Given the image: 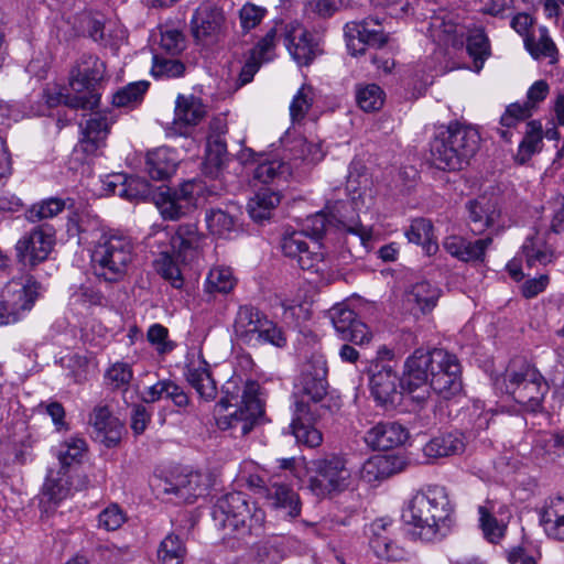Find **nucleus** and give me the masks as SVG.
<instances>
[{
  "mask_svg": "<svg viewBox=\"0 0 564 564\" xmlns=\"http://www.w3.org/2000/svg\"><path fill=\"white\" fill-rule=\"evenodd\" d=\"M427 384L443 400L462 393V366L455 354L444 348H417L406 358L399 379L401 390L413 394Z\"/></svg>",
  "mask_w": 564,
  "mask_h": 564,
  "instance_id": "1",
  "label": "nucleus"
},
{
  "mask_svg": "<svg viewBox=\"0 0 564 564\" xmlns=\"http://www.w3.org/2000/svg\"><path fill=\"white\" fill-rule=\"evenodd\" d=\"M327 367L321 358H313L304 365L294 384V417L291 429L299 443L316 447L322 443V433L314 426L317 421V408L310 402L318 403L327 394Z\"/></svg>",
  "mask_w": 564,
  "mask_h": 564,
  "instance_id": "2",
  "label": "nucleus"
},
{
  "mask_svg": "<svg viewBox=\"0 0 564 564\" xmlns=\"http://www.w3.org/2000/svg\"><path fill=\"white\" fill-rule=\"evenodd\" d=\"M202 191V183L195 180L185 181L177 188L154 189L147 180L129 176L119 196L129 200L152 198L165 220H178L196 207Z\"/></svg>",
  "mask_w": 564,
  "mask_h": 564,
  "instance_id": "3",
  "label": "nucleus"
},
{
  "mask_svg": "<svg viewBox=\"0 0 564 564\" xmlns=\"http://www.w3.org/2000/svg\"><path fill=\"white\" fill-rule=\"evenodd\" d=\"M453 506L445 487L430 485L416 492L402 510V519L426 530L425 534L432 538L445 536L452 525Z\"/></svg>",
  "mask_w": 564,
  "mask_h": 564,
  "instance_id": "4",
  "label": "nucleus"
},
{
  "mask_svg": "<svg viewBox=\"0 0 564 564\" xmlns=\"http://www.w3.org/2000/svg\"><path fill=\"white\" fill-rule=\"evenodd\" d=\"M214 525L238 539L262 533L264 511L242 492H230L219 498L212 512Z\"/></svg>",
  "mask_w": 564,
  "mask_h": 564,
  "instance_id": "5",
  "label": "nucleus"
},
{
  "mask_svg": "<svg viewBox=\"0 0 564 564\" xmlns=\"http://www.w3.org/2000/svg\"><path fill=\"white\" fill-rule=\"evenodd\" d=\"M134 257V243L128 236L102 234L91 252L95 274L106 282H119L128 273Z\"/></svg>",
  "mask_w": 564,
  "mask_h": 564,
  "instance_id": "6",
  "label": "nucleus"
},
{
  "mask_svg": "<svg viewBox=\"0 0 564 564\" xmlns=\"http://www.w3.org/2000/svg\"><path fill=\"white\" fill-rule=\"evenodd\" d=\"M502 381L506 393L527 412H542L549 384L541 372L525 360H512L507 367Z\"/></svg>",
  "mask_w": 564,
  "mask_h": 564,
  "instance_id": "7",
  "label": "nucleus"
},
{
  "mask_svg": "<svg viewBox=\"0 0 564 564\" xmlns=\"http://www.w3.org/2000/svg\"><path fill=\"white\" fill-rule=\"evenodd\" d=\"M37 296V283L32 278L13 279L1 292L0 325L19 321L21 313L30 311Z\"/></svg>",
  "mask_w": 564,
  "mask_h": 564,
  "instance_id": "8",
  "label": "nucleus"
},
{
  "mask_svg": "<svg viewBox=\"0 0 564 564\" xmlns=\"http://www.w3.org/2000/svg\"><path fill=\"white\" fill-rule=\"evenodd\" d=\"M356 164H351L347 175V191L351 193L349 200H338L330 208L332 220L336 221L347 232L359 237L362 245L369 239V232L360 223L358 212L364 206L361 193L357 191V178L352 173Z\"/></svg>",
  "mask_w": 564,
  "mask_h": 564,
  "instance_id": "9",
  "label": "nucleus"
},
{
  "mask_svg": "<svg viewBox=\"0 0 564 564\" xmlns=\"http://www.w3.org/2000/svg\"><path fill=\"white\" fill-rule=\"evenodd\" d=\"M55 243V229L47 224L33 228L17 246V258L24 267L34 268L45 261Z\"/></svg>",
  "mask_w": 564,
  "mask_h": 564,
  "instance_id": "10",
  "label": "nucleus"
},
{
  "mask_svg": "<svg viewBox=\"0 0 564 564\" xmlns=\"http://www.w3.org/2000/svg\"><path fill=\"white\" fill-rule=\"evenodd\" d=\"M258 391L259 384L256 381H248L241 395V405L235 412L218 420L220 429H232L239 431L241 435H247L264 412Z\"/></svg>",
  "mask_w": 564,
  "mask_h": 564,
  "instance_id": "11",
  "label": "nucleus"
},
{
  "mask_svg": "<svg viewBox=\"0 0 564 564\" xmlns=\"http://www.w3.org/2000/svg\"><path fill=\"white\" fill-rule=\"evenodd\" d=\"M313 466L316 475L310 478L308 488L314 495L324 497L347 486L350 474L340 457L316 459Z\"/></svg>",
  "mask_w": 564,
  "mask_h": 564,
  "instance_id": "12",
  "label": "nucleus"
},
{
  "mask_svg": "<svg viewBox=\"0 0 564 564\" xmlns=\"http://www.w3.org/2000/svg\"><path fill=\"white\" fill-rule=\"evenodd\" d=\"M106 73V64L99 57L90 54H83L69 72V87L72 91L82 96L94 95L96 108L99 105L100 95L96 87L99 85Z\"/></svg>",
  "mask_w": 564,
  "mask_h": 564,
  "instance_id": "13",
  "label": "nucleus"
},
{
  "mask_svg": "<svg viewBox=\"0 0 564 564\" xmlns=\"http://www.w3.org/2000/svg\"><path fill=\"white\" fill-rule=\"evenodd\" d=\"M191 25L195 41L203 45L218 43L227 31L224 11L212 3H203L195 10Z\"/></svg>",
  "mask_w": 564,
  "mask_h": 564,
  "instance_id": "14",
  "label": "nucleus"
},
{
  "mask_svg": "<svg viewBox=\"0 0 564 564\" xmlns=\"http://www.w3.org/2000/svg\"><path fill=\"white\" fill-rule=\"evenodd\" d=\"M330 321L344 341L364 345L371 338L368 326L357 318L356 313L344 304H337L329 310Z\"/></svg>",
  "mask_w": 564,
  "mask_h": 564,
  "instance_id": "15",
  "label": "nucleus"
},
{
  "mask_svg": "<svg viewBox=\"0 0 564 564\" xmlns=\"http://www.w3.org/2000/svg\"><path fill=\"white\" fill-rule=\"evenodd\" d=\"M372 2L375 8L382 9V12L371 14L360 22L348 23V30H351L352 36H365L368 46L381 48L388 42L386 0H372Z\"/></svg>",
  "mask_w": 564,
  "mask_h": 564,
  "instance_id": "16",
  "label": "nucleus"
},
{
  "mask_svg": "<svg viewBox=\"0 0 564 564\" xmlns=\"http://www.w3.org/2000/svg\"><path fill=\"white\" fill-rule=\"evenodd\" d=\"M95 441L108 448L117 446L121 441L123 424L112 415L107 405H96L89 416Z\"/></svg>",
  "mask_w": 564,
  "mask_h": 564,
  "instance_id": "17",
  "label": "nucleus"
},
{
  "mask_svg": "<svg viewBox=\"0 0 564 564\" xmlns=\"http://www.w3.org/2000/svg\"><path fill=\"white\" fill-rule=\"evenodd\" d=\"M86 477H84L80 484H74L73 473L64 469V467L50 468L42 487L41 502H47L52 505H58L61 501L66 499L72 489H82L85 487Z\"/></svg>",
  "mask_w": 564,
  "mask_h": 564,
  "instance_id": "18",
  "label": "nucleus"
},
{
  "mask_svg": "<svg viewBox=\"0 0 564 564\" xmlns=\"http://www.w3.org/2000/svg\"><path fill=\"white\" fill-rule=\"evenodd\" d=\"M268 319L264 314L253 306H240L235 318V334L247 345H259L264 321Z\"/></svg>",
  "mask_w": 564,
  "mask_h": 564,
  "instance_id": "19",
  "label": "nucleus"
},
{
  "mask_svg": "<svg viewBox=\"0 0 564 564\" xmlns=\"http://www.w3.org/2000/svg\"><path fill=\"white\" fill-rule=\"evenodd\" d=\"M198 474L177 475L172 478L161 479L156 485L160 492L173 495L175 503H193L203 494L199 486Z\"/></svg>",
  "mask_w": 564,
  "mask_h": 564,
  "instance_id": "20",
  "label": "nucleus"
},
{
  "mask_svg": "<svg viewBox=\"0 0 564 564\" xmlns=\"http://www.w3.org/2000/svg\"><path fill=\"white\" fill-rule=\"evenodd\" d=\"M305 237L304 231L285 234L281 240V249L284 256L296 259L301 269L312 270L323 261L324 254L310 250Z\"/></svg>",
  "mask_w": 564,
  "mask_h": 564,
  "instance_id": "21",
  "label": "nucleus"
},
{
  "mask_svg": "<svg viewBox=\"0 0 564 564\" xmlns=\"http://www.w3.org/2000/svg\"><path fill=\"white\" fill-rule=\"evenodd\" d=\"M549 93V85L545 80L535 82L528 90V100L524 104L514 102L507 107L500 118V123L506 127H516L519 122L531 117L535 105L544 100Z\"/></svg>",
  "mask_w": 564,
  "mask_h": 564,
  "instance_id": "22",
  "label": "nucleus"
},
{
  "mask_svg": "<svg viewBox=\"0 0 564 564\" xmlns=\"http://www.w3.org/2000/svg\"><path fill=\"white\" fill-rule=\"evenodd\" d=\"M467 219L470 230L475 235L482 234L495 225L500 217L496 200L487 197L471 199L466 204Z\"/></svg>",
  "mask_w": 564,
  "mask_h": 564,
  "instance_id": "23",
  "label": "nucleus"
},
{
  "mask_svg": "<svg viewBox=\"0 0 564 564\" xmlns=\"http://www.w3.org/2000/svg\"><path fill=\"white\" fill-rule=\"evenodd\" d=\"M467 163L476 154L480 137L478 131L469 126L452 122L445 130L440 131Z\"/></svg>",
  "mask_w": 564,
  "mask_h": 564,
  "instance_id": "24",
  "label": "nucleus"
},
{
  "mask_svg": "<svg viewBox=\"0 0 564 564\" xmlns=\"http://www.w3.org/2000/svg\"><path fill=\"white\" fill-rule=\"evenodd\" d=\"M185 377L205 402H210L217 397L216 381L212 376L209 365L202 355H199L197 362L191 361L187 364Z\"/></svg>",
  "mask_w": 564,
  "mask_h": 564,
  "instance_id": "25",
  "label": "nucleus"
},
{
  "mask_svg": "<svg viewBox=\"0 0 564 564\" xmlns=\"http://www.w3.org/2000/svg\"><path fill=\"white\" fill-rule=\"evenodd\" d=\"M205 115L206 109L199 98L180 95L175 105L174 130L178 134H186L187 129L198 124Z\"/></svg>",
  "mask_w": 564,
  "mask_h": 564,
  "instance_id": "26",
  "label": "nucleus"
},
{
  "mask_svg": "<svg viewBox=\"0 0 564 564\" xmlns=\"http://www.w3.org/2000/svg\"><path fill=\"white\" fill-rule=\"evenodd\" d=\"M178 163L180 158L175 150L161 147L148 152L145 170L152 180L164 182L176 172Z\"/></svg>",
  "mask_w": 564,
  "mask_h": 564,
  "instance_id": "27",
  "label": "nucleus"
},
{
  "mask_svg": "<svg viewBox=\"0 0 564 564\" xmlns=\"http://www.w3.org/2000/svg\"><path fill=\"white\" fill-rule=\"evenodd\" d=\"M491 242L492 239L490 237L469 241L464 237L454 235L447 237L444 240L443 247L453 257L457 258L458 260L468 262L482 260L486 249Z\"/></svg>",
  "mask_w": 564,
  "mask_h": 564,
  "instance_id": "28",
  "label": "nucleus"
},
{
  "mask_svg": "<svg viewBox=\"0 0 564 564\" xmlns=\"http://www.w3.org/2000/svg\"><path fill=\"white\" fill-rule=\"evenodd\" d=\"M430 152L432 162L438 170L458 171L468 164L441 132L432 140Z\"/></svg>",
  "mask_w": 564,
  "mask_h": 564,
  "instance_id": "29",
  "label": "nucleus"
},
{
  "mask_svg": "<svg viewBox=\"0 0 564 564\" xmlns=\"http://www.w3.org/2000/svg\"><path fill=\"white\" fill-rule=\"evenodd\" d=\"M388 355L387 348L383 346L378 351L376 360L369 366V389L378 405H386L388 402Z\"/></svg>",
  "mask_w": 564,
  "mask_h": 564,
  "instance_id": "30",
  "label": "nucleus"
},
{
  "mask_svg": "<svg viewBox=\"0 0 564 564\" xmlns=\"http://www.w3.org/2000/svg\"><path fill=\"white\" fill-rule=\"evenodd\" d=\"M265 498L275 509H282L285 514L295 518L301 512L299 495L288 485L274 482L265 488Z\"/></svg>",
  "mask_w": 564,
  "mask_h": 564,
  "instance_id": "31",
  "label": "nucleus"
},
{
  "mask_svg": "<svg viewBox=\"0 0 564 564\" xmlns=\"http://www.w3.org/2000/svg\"><path fill=\"white\" fill-rule=\"evenodd\" d=\"M108 133L107 118L96 113L86 121L83 129V138L78 144V149L87 154L93 155L104 144Z\"/></svg>",
  "mask_w": 564,
  "mask_h": 564,
  "instance_id": "32",
  "label": "nucleus"
},
{
  "mask_svg": "<svg viewBox=\"0 0 564 564\" xmlns=\"http://www.w3.org/2000/svg\"><path fill=\"white\" fill-rule=\"evenodd\" d=\"M202 239L195 224H184L178 226L171 243L177 256L186 261L199 249Z\"/></svg>",
  "mask_w": 564,
  "mask_h": 564,
  "instance_id": "33",
  "label": "nucleus"
},
{
  "mask_svg": "<svg viewBox=\"0 0 564 564\" xmlns=\"http://www.w3.org/2000/svg\"><path fill=\"white\" fill-rule=\"evenodd\" d=\"M540 521L549 536L564 541V498L552 499L542 511Z\"/></svg>",
  "mask_w": 564,
  "mask_h": 564,
  "instance_id": "34",
  "label": "nucleus"
},
{
  "mask_svg": "<svg viewBox=\"0 0 564 564\" xmlns=\"http://www.w3.org/2000/svg\"><path fill=\"white\" fill-rule=\"evenodd\" d=\"M286 46L294 58L301 66H307L316 56V44L313 43L311 34L301 30L299 34L295 32L286 35Z\"/></svg>",
  "mask_w": 564,
  "mask_h": 564,
  "instance_id": "35",
  "label": "nucleus"
},
{
  "mask_svg": "<svg viewBox=\"0 0 564 564\" xmlns=\"http://www.w3.org/2000/svg\"><path fill=\"white\" fill-rule=\"evenodd\" d=\"M44 99L50 108L65 105L72 109L94 110L96 108V98L91 96H82L77 93H63L62 89L44 90Z\"/></svg>",
  "mask_w": 564,
  "mask_h": 564,
  "instance_id": "36",
  "label": "nucleus"
},
{
  "mask_svg": "<svg viewBox=\"0 0 564 564\" xmlns=\"http://www.w3.org/2000/svg\"><path fill=\"white\" fill-rule=\"evenodd\" d=\"M465 444L459 436L444 434L432 438L423 447L424 455L429 458H442L463 453Z\"/></svg>",
  "mask_w": 564,
  "mask_h": 564,
  "instance_id": "37",
  "label": "nucleus"
},
{
  "mask_svg": "<svg viewBox=\"0 0 564 564\" xmlns=\"http://www.w3.org/2000/svg\"><path fill=\"white\" fill-rule=\"evenodd\" d=\"M542 138L543 135L541 122L538 120L528 122L525 134L519 144L514 160L519 164L527 163L534 153L540 151Z\"/></svg>",
  "mask_w": 564,
  "mask_h": 564,
  "instance_id": "38",
  "label": "nucleus"
},
{
  "mask_svg": "<svg viewBox=\"0 0 564 564\" xmlns=\"http://www.w3.org/2000/svg\"><path fill=\"white\" fill-rule=\"evenodd\" d=\"M280 195L270 189L259 191L248 203V212L254 221L269 219L272 210L279 205Z\"/></svg>",
  "mask_w": 564,
  "mask_h": 564,
  "instance_id": "39",
  "label": "nucleus"
},
{
  "mask_svg": "<svg viewBox=\"0 0 564 564\" xmlns=\"http://www.w3.org/2000/svg\"><path fill=\"white\" fill-rule=\"evenodd\" d=\"M522 253L524 256L527 265L532 268L538 264L546 265L553 261L554 253L546 242L538 237H528L522 246Z\"/></svg>",
  "mask_w": 564,
  "mask_h": 564,
  "instance_id": "40",
  "label": "nucleus"
},
{
  "mask_svg": "<svg viewBox=\"0 0 564 564\" xmlns=\"http://www.w3.org/2000/svg\"><path fill=\"white\" fill-rule=\"evenodd\" d=\"M441 296V290L430 282L422 281L406 291L408 302L415 303L423 313L431 312Z\"/></svg>",
  "mask_w": 564,
  "mask_h": 564,
  "instance_id": "41",
  "label": "nucleus"
},
{
  "mask_svg": "<svg viewBox=\"0 0 564 564\" xmlns=\"http://www.w3.org/2000/svg\"><path fill=\"white\" fill-rule=\"evenodd\" d=\"M291 175V164L280 159L260 162L253 172L254 178L262 183H271L275 181L285 182Z\"/></svg>",
  "mask_w": 564,
  "mask_h": 564,
  "instance_id": "42",
  "label": "nucleus"
},
{
  "mask_svg": "<svg viewBox=\"0 0 564 564\" xmlns=\"http://www.w3.org/2000/svg\"><path fill=\"white\" fill-rule=\"evenodd\" d=\"M149 82L140 80L126 85L112 96V104L118 108L133 109L139 106L149 89Z\"/></svg>",
  "mask_w": 564,
  "mask_h": 564,
  "instance_id": "43",
  "label": "nucleus"
},
{
  "mask_svg": "<svg viewBox=\"0 0 564 564\" xmlns=\"http://www.w3.org/2000/svg\"><path fill=\"white\" fill-rule=\"evenodd\" d=\"M466 48L474 58L477 70H479L484 62L490 56L489 39L482 28H475L469 31Z\"/></svg>",
  "mask_w": 564,
  "mask_h": 564,
  "instance_id": "44",
  "label": "nucleus"
},
{
  "mask_svg": "<svg viewBox=\"0 0 564 564\" xmlns=\"http://www.w3.org/2000/svg\"><path fill=\"white\" fill-rule=\"evenodd\" d=\"M525 47L530 52L531 56L535 59L549 57L550 63L554 64L558 59V51L555 43L549 36L545 28L540 29L539 40L535 41L533 37L525 39Z\"/></svg>",
  "mask_w": 564,
  "mask_h": 564,
  "instance_id": "45",
  "label": "nucleus"
},
{
  "mask_svg": "<svg viewBox=\"0 0 564 564\" xmlns=\"http://www.w3.org/2000/svg\"><path fill=\"white\" fill-rule=\"evenodd\" d=\"M86 451V442L83 438L73 437L65 442L61 446L57 454V467H64V469L75 473L76 464L80 462V458Z\"/></svg>",
  "mask_w": 564,
  "mask_h": 564,
  "instance_id": "46",
  "label": "nucleus"
},
{
  "mask_svg": "<svg viewBox=\"0 0 564 564\" xmlns=\"http://www.w3.org/2000/svg\"><path fill=\"white\" fill-rule=\"evenodd\" d=\"M292 159L301 160L308 164H316L325 156L321 142H310L304 138L294 139L290 148Z\"/></svg>",
  "mask_w": 564,
  "mask_h": 564,
  "instance_id": "47",
  "label": "nucleus"
},
{
  "mask_svg": "<svg viewBox=\"0 0 564 564\" xmlns=\"http://www.w3.org/2000/svg\"><path fill=\"white\" fill-rule=\"evenodd\" d=\"M186 554V547L176 534H169L161 542L158 557L162 564H182Z\"/></svg>",
  "mask_w": 564,
  "mask_h": 564,
  "instance_id": "48",
  "label": "nucleus"
},
{
  "mask_svg": "<svg viewBox=\"0 0 564 564\" xmlns=\"http://www.w3.org/2000/svg\"><path fill=\"white\" fill-rule=\"evenodd\" d=\"M388 477V455L379 454L369 457L361 468V478L372 486H377Z\"/></svg>",
  "mask_w": 564,
  "mask_h": 564,
  "instance_id": "49",
  "label": "nucleus"
},
{
  "mask_svg": "<svg viewBox=\"0 0 564 564\" xmlns=\"http://www.w3.org/2000/svg\"><path fill=\"white\" fill-rule=\"evenodd\" d=\"M236 284V279L229 268H214L209 271L206 280L208 293H228Z\"/></svg>",
  "mask_w": 564,
  "mask_h": 564,
  "instance_id": "50",
  "label": "nucleus"
},
{
  "mask_svg": "<svg viewBox=\"0 0 564 564\" xmlns=\"http://www.w3.org/2000/svg\"><path fill=\"white\" fill-rule=\"evenodd\" d=\"M384 91L376 84L359 88L356 93L358 106L364 111H377L384 102Z\"/></svg>",
  "mask_w": 564,
  "mask_h": 564,
  "instance_id": "51",
  "label": "nucleus"
},
{
  "mask_svg": "<svg viewBox=\"0 0 564 564\" xmlns=\"http://www.w3.org/2000/svg\"><path fill=\"white\" fill-rule=\"evenodd\" d=\"M369 545L377 557L386 558L388 555V532L384 519L375 520L369 528Z\"/></svg>",
  "mask_w": 564,
  "mask_h": 564,
  "instance_id": "52",
  "label": "nucleus"
},
{
  "mask_svg": "<svg viewBox=\"0 0 564 564\" xmlns=\"http://www.w3.org/2000/svg\"><path fill=\"white\" fill-rule=\"evenodd\" d=\"M185 65L180 59L153 56L151 73L156 78H177L184 75Z\"/></svg>",
  "mask_w": 564,
  "mask_h": 564,
  "instance_id": "53",
  "label": "nucleus"
},
{
  "mask_svg": "<svg viewBox=\"0 0 564 564\" xmlns=\"http://www.w3.org/2000/svg\"><path fill=\"white\" fill-rule=\"evenodd\" d=\"M479 512V522L480 528L482 530L484 536L492 543L498 542L505 534L506 525L505 523L497 520L490 511L480 506L478 509Z\"/></svg>",
  "mask_w": 564,
  "mask_h": 564,
  "instance_id": "54",
  "label": "nucleus"
},
{
  "mask_svg": "<svg viewBox=\"0 0 564 564\" xmlns=\"http://www.w3.org/2000/svg\"><path fill=\"white\" fill-rule=\"evenodd\" d=\"M65 207V203L58 198H50L40 204L33 205L26 210V219L36 223L43 219L52 218L59 214Z\"/></svg>",
  "mask_w": 564,
  "mask_h": 564,
  "instance_id": "55",
  "label": "nucleus"
},
{
  "mask_svg": "<svg viewBox=\"0 0 564 564\" xmlns=\"http://www.w3.org/2000/svg\"><path fill=\"white\" fill-rule=\"evenodd\" d=\"M206 223L210 234L225 237L235 227V219L227 212L212 209L206 214Z\"/></svg>",
  "mask_w": 564,
  "mask_h": 564,
  "instance_id": "56",
  "label": "nucleus"
},
{
  "mask_svg": "<svg viewBox=\"0 0 564 564\" xmlns=\"http://www.w3.org/2000/svg\"><path fill=\"white\" fill-rule=\"evenodd\" d=\"M154 267L156 272L165 280L170 281L171 284L178 289L183 284L181 270L167 253H161L155 260Z\"/></svg>",
  "mask_w": 564,
  "mask_h": 564,
  "instance_id": "57",
  "label": "nucleus"
},
{
  "mask_svg": "<svg viewBox=\"0 0 564 564\" xmlns=\"http://www.w3.org/2000/svg\"><path fill=\"white\" fill-rule=\"evenodd\" d=\"M388 427L384 422H379L364 436L366 445L371 451H379L386 453L388 451Z\"/></svg>",
  "mask_w": 564,
  "mask_h": 564,
  "instance_id": "58",
  "label": "nucleus"
},
{
  "mask_svg": "<svg viewBox=\"0 0 564 564\" xmlns=\"http://www.w3.org/2000/svg\"><path fill=\"white\" fill-rule=\"evenodd\" d=\"M311 88L303 86L294 96L290 113L293 121L302 120L312 106V98L310 97Z\"/></svg>",
  "mask_w": 564,
  "mask_h": 564,
  "instance_id": "59",
  "label": "nucleus"
},
{
  "mask_svg": "<svg viewBox=\"0 0 564 564\" xmlns=\"http://www.w3.org/2000/svg\"><path fill=\"white\" fill-rule=\"evenodd\" d=\"M169 330L161 324L152 325L147 334L148 340L156 345L160 354L171 352L175 348V343L167 340Z\"/></svg>",
  "mask_w": 564,
  "mask_h": 564,
  "instance_id": "60",
  "label": "nucleus"
},
{
  "mask_svg": "<svg viewBox=\"0 0 564 564\" xmlns=\"http://www.w3.org/2000/svg\"><path fill=\"white\" fill-rule=\"evenodd\" d=\"M227 155V145L225 140L220 135L209 137L207 141L206 158L207 161L216 166L220 167Z\"/></svg>",
  "mask_w": 564,
  "mask_h": 564,
  "instance_id": "61",
  "label": "nucleus"
},
{
  "mask_svg": "<svg viewBox=\"0 0 564 564\" xmlns=\"http://www.w3.org/2000/svg\"><path fill=\"white\" fill-rule=\"evenodd\" d=\"M124 521L126 517L117 505L109 506L98 516L99 527L105 528L107 531H115L119 529Z\"/></svg>",
  "mask_w": 564,
  "mask_h": 564,
  "instance_id": "62",
  "label": "nucleus"
},
{
  "mask_svg": "<svg viewBox=\"0 0 564 564\" xmlns=\"http://www.w3.org/2000/svg\"><path fill=\"white\" fill-rule=\"evenodd\" d=\"M433 224L425 218H415L412 220L410 227L405 230L404 235L409 242L420 245L424 238L433 232Z\"/></svg>",
  "mask_w": 564,
  "mask_h": 564,
  "instance_id": "63",
  "label": "nucleus"
},
{
  "mask_svg": "<svg viewBox=\"0 0 564 564\" xmlns=\"http://www.w3.org/2000/svg\"><path fill=\"white\" fill-rule=\"evenodd\" d=\"M330 221L332 219H328L323 212L316 213L306 219L302 231H304L305 236H311L313 239L318 240L326 232Z\"/></svg>",
  "mask_w": 564,
  "mask_h": 564,
  "instance_id": "64",
  "label": "nucleus"
}]
</instances>
